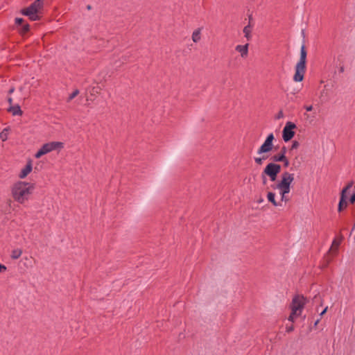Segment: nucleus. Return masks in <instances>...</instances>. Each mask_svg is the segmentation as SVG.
I'll return each instance as SVG.
<instances>
[{"mask_svg": "<svg viewBox=\"0 0 355 355\" xmlns=\"http://www.w3.org/2000/svg\"><path fill=\"white\" fill-rule=\"evenodd\" d=\"M355 230V223L352 228V230H351V232H350V235L352 234V232Z\"/></svg>", "mask_w": 355, "mask_h": 355, "instance_id": "72a5a7b5", "label": "nucleus"}, {"mask_svg": "<svg viewBox=\"0 0 355 355\" xmlns=\"http://www.w3.org/2000/svg\"><path fill=\"white\" fill-rule=\"evenodd\" d=\"M14 92V88H11L10 90H9V93L11 94Z\"/></svg>", "mask_w": 355, "mask_h": 355, "instance_id": "4c0bfd02", "label": "nucleus"}, {"mask_svg": "<svg viewBox=\"0 0 355 355\" xmlns=\"http://www.w3.org/2000/svg\"><path fill=\"white\" fill-rule=\"evenodd\" d=\"M267 198L269 202H270L274 206H280L281 204L278 203L275 200V194L272 192H268L267 195Z\"/></svg>", "mask_w": 355, "mask_h": 355, "instance_id": "a211bd4d", "label": "nucleus"}, {"mask_svg": "<svg viewBox=\"0 0 355 355\" xmlns=\"http://www.w3.org/2000/svg\"><path fill=\"white\" fill-rule=\"evenodd\" d=\"M281 171V166L275 163H269L263 170V173L269 176L271 181L276 180L277 174Z\"/></svg>", "mask_w": 355, "mask_h": 355, "instance_id": "0eeeda50", "label": "nucleus"}, {"mask_svg": "<svg viewBox=\"0 0 355 355\" xmlns=\"http://www.w3.org/2000/svg\"><path fill=\"white\" fill-rule=\"evenodd\" d=\"M306 51L303 44L300 49V58L295 66V73L293 76V80L295 82H301L306 71Z\"/></svg>", "mask_w": 355, "mask_h": 355, "instance_id": "f03ea898", "label": "nucleus"}, {"mask_svg": "<svg viewBox=\"0 0 355 355\" xmlns=\"http://www.w3.org/2000/svg\"><path fill=\"white\" fill-rule=\"evenodd\" d=\"M349 202H350L352 204H353V203H354V202H355V193H354V194H353V195L351 196V198H350V199H349Z\"/></svg>", "mask_w": 355, "mask_h": 355, "instance_id": "2f4dec72", "label": "nucleus"}, {"mask_svg": "<svg viewBox=\"0 0 355 355\" xmlns=\"http://www.w3.org/2000/svg\"><path fill=\"white\" fill-rule=\"evenodd\" d=\"M24 22V19L22 18L17 17L15 18V24L17 25H21Z\"/></svg>", "mask_w": 355, "mask_h": 355, "instance_id": "bb28decb", "label": "nucleus"}, {"mask_svg": "<svg viewBox=\"0 0 355 355\" xmlns=\"http://www.w3.org/2000/svg\"><path fill=\"white\" fill-rule=\"evenodd\" d=\"M33 166L31 161L28 162L24 168L21 169L19 174V178L21 179L25 178L32 171Z\"/></svg>", "mask_w": 355, "mask_h": 355, "instance_id": "f8f14e48", "label": "nucleus"}, {"mask_svg": "<svg viewBox=\"0 0 355 355\" xmlns=\"http://www.w3.org/2000/svg\"><path fill=\"white\" fill-rule=\"evenodd\" d=\"M64 148V144L60 141H51L42 145V146L35 153V157L38 159L42 155H46L55 150H60Z\"/></svg>", "mask_w": 355, "mask_h": 355, "instance_id": "39448f33", "label": "nucleus"}, {"mask_svg": "<svg viewBox=\"0 0 355 355\" xmlns=\"http://www.w3.org/2000/svg\"><path fill=\"white\" fill-rule=\"evenodd\" d=\"M304 108L307 111V112H311L313 110V106L311 105H304Z\"/></svg>", "mask_w": 355, "mask_h": 355, "instance_id": "cd10ccee", "label": "nucleus"}, {"mask_svg": "<svg viewBox=\"0 0 355 355\" xmlns=\"http://www.w3.org/2000/svg\"><path fill=\"white\" fill-rule=\"evenodd\" d=\"M299 315H300V314L298 313H295V314H293V311H291V315H289L288 317V320L289 321H291V322H294L295 319L298 317Z\"/></svg>", "mask_w": 355, "mask_h": 355, "instance_id": "5701e85b", "label": "nucleus"}, {"mask_svg": "<svg viewBox=\"0 0 355 355\" xmlns=\"http://www.w3.org/2000/svg\"><path fill=\"white\" fill-rule=\"evenodd\" d=\"M87 8L88 10H90V9H91V6H89H89H87Z\"/></svg>", "mask_w": 355, "mask_h": 355, "instance_id": "58836bf2", "label": "nucleus"}, {"mask_svg": "<svg viewBox=\"0 0 355 355\" xmlns=\"http://www.w3.org/2000/svg\"><path fill=\"white\" fill-rule=\"evenodd\" d=\"M318 322H319V320H317L315 321V325H317V324H318Z\"/></svg>", "mask_w": 355, "mask_h": 355, "instance_id": "ea45409f", "label": "nucleus"}, {"mask_svg": "<svg viewBox=\"0 0 355 355\" xmlns=\"http://www.w3.org/2000/svg\"><path fill=\"white\" fill-rule=\"evenodd\" d=\"M44 0H35L28 7L21 10L22 15L28 16L31 21L40 19L38 12L42 9Z\"/></svg>", "mask_w": 355, "mask_h": 355, "instance_id": "7ed1b4c3", "label": "nucleus"}, {"mask_svg": "<svg viewBox=\"0 0 355 355\" xmlns=\"http://www.w3.org/2000/svg\"><path fill=\"white\" fill-rule=\"evenodd\" d=\"M281 162L284 163V166L285 167H288L289 166V161L286 157V159L282 160Z\"/></svg>", "mask_w": 355, "mask_h": 355, "instance_id": "c85d7f7f", "label": "nucleus"}, {"mask_svg": "<svg viewBox=\"0 0 355 355\" xmlns=\"http://www.w3.org/2000/svg\"><path fill=\"white\" fill-rule=\"evenodd\" d=\"M8 112H11L13 116H21L22 115V111L19 105H17L15 106H10L8 108Z\"/></svg>", "mask_w": 355, "mask_h": 355, "instance_id": "f3484780", "label": "nucleus"}, {"mask_svg": "<svg viewBox=\"0 0 355 355\" xmlns=\"http://www.w3.org/2000/svg\"><path fill=\"white\" fill-rule=\"evenodd\" d=\"M35 187L33 183L18 181L13 184L11 193L13 199L20 204L28 200Z\"/></svg>", "mask_w": 355, "mask_h": 355, "instance_id": "f257e3e1", "label": "nucleus"}, {"mask_svg": "<svg viewBox=\"0 0 355 355\" xmlns=\"http://www.w3.org/2000/svg\"><path fill=\"white\" fill-rule=\"evenodd\" d=\"M283 114L282 112H280L277 116V119H280L282 116Z\"/></svg>", "mask_w": 355, "mask_h": 355, "instance_id": "f704fd0d", "label": "nucleus"}, {"mask_svg": "<svg viewBox=\"0 0 355 355\" xmlns=\"http://www.w3.org/2000/svg\"><path fill=\"white\" fill-rule=\"evenodd\" d=\"M29 29H30L29 24H26L22 26L21 30V34H26V33H28L29 31Z\"/></svg>", "mask_w": 355, "mask_h": 355, "instance_id": "4be33fe9", "label": "nucleus"}, {"mask_svg": "<svg viewBox=\"0 0 355 355\" xmlns=\"http://www.w3.org/2000/svg\"><path fill=\"white\" fill-rule=\"evenodd\" d=\"M79 90L78 89H75L70 95L68 97V99H67V101L69 102L71 101L72 99H73L76 96L78 95L79 94Z\"/></svg>", "mask_w": 355, "mask_h": 355, "instance_id": "412c9836", "label": "nucleus"}, {"mask_svg": "<svg viewBox=\"0 0 355 355\" xmlns=\"http://www.w3.org/2000/svg\"><path fill=\"white\" fill-rule=\"evenodd\" d=\"M340 72H343V71H344V67H341L340 68Z\"/></svg>", "mask_w": 355, "mask_h": 355, "instance_id": "e433bc0d", "label": "nucleus"}, {"mask_svg": "<svg viewBox=\"0 0 355 355\" xmlns=\"http://www.w3.org/2000/svg\"><path fill=\"white\" fill-rule=\"evenodd\" d=\"M8 138V129L7 128H4L1 132H0V139L3 141H5Z\"/></svg>", "mask_w": 355, "mask_h": 355, "instance_id": "aec40b11", "label": "nucleus"}, {"mask_svg": "<svg viewBox=\"0 0 355 355\" xmlns=\"http://www.w3.org/2000/svg\"><path fill=\"white\" fill-rule=\"evenodd\" d=\"M327 307H326L321 313H320V315H322L323 314H324L326 312H327Z\"/></svg>", "mask_w": 355, "mask_h": 355, "instance_id": "473e14b6", "label": "nucleus"}, {"mask_svg": "<svg viewBox=\"0 0 355 355\" xmlns=\"http://www.w3.org/2000/svg\"><path fill=\"white\" fill-rule=\"evenodd\" d=\"M293 329H294V327L293 325L286 327V331L288 333L293 331Z\"/></svg>", "mask_w": 355, "mask_h": 355, "instance_id": "7c9ffc66", "label": "nucleus"}, {"mask_svg": "<svg viewBox=\"0 0 355 355\" xmlns=\"http://www.w3.org/2000/svg\"><path fill=\"white\" fill-rule=\"evenodd\" d=\"M6 270V267L4 265L0 263V273L3 272Z\"/></svg>", "mask_w": 355, "mask_h": 355, "instance_id": "c756f323", "label": "nucleus"}, {"mask_svg": "<svg viewBox=\"0 0 355 355\" xmlns=\"http://www.w3.org/2000/svg\"><path fill=\"white\" fill-rule=\"evenodd\" d=\"M22 254V250L20 248L14 249L12 250L10 254V257L12 259H19Z\"/></svg>", "mask_w": 355, "mask_h": 355, "instance_id": "6ab92c4d", "label": "nucleus"}, {"mask_svg": "<svg viewBox=\"0 0 355 355\" xmlns=\"http://www.w3.org/2000/svg\"><path fill=\"white\" fill-rule=\"evenodd\" d=\"M343 237L340 236V239H335L331 244V246L329 249V252H331L334 254H336L338 250V247L340 245Z\"/></svg>", "mask_w": 355, "mask_h": 355, "instance_id": "4468645a", "label": "nucleus"}, {"mask_svg": "<svg viewBox=\"0 0 355 355\" xmlns=\"http://www.w3.org/2000/svg\"><path fill=\"white\" fill-rule=\"evenodd\" d=\"M201 31L202 28H198L192 33V40L193 42L197 43L201 39Z\"/></svg>", "mask_w": 355, "mask_h": 355, "instance_id": "dca6fc26", "label": "nucleus"}, {"mask_svg": "<svg viewBox=\"0 0 355 355\" xmlns=\"http://www.w3.org/2000/svg\"><path fill=\"white\" fill-rule=\"evenodd\" d=\"M248 47L249 44H245V45H236L235 47V50L239 52L241 56L243 58H246L248 55Z\"/></svg>", "mask_w": 355, "mask_h": 355, "instance_id": "9b49d317", "label": "nucleus"}, {"mask_svg": "<svg viewBox=\"0 0 355 355\" xmlns=\"http://www.w3.org/2000/svg\"><path fill=\"white\" fill-rule=\"evenodd\" d=\"M281 195V200L284 202H288L289 198L287 197V193H280Z\"/></svg>", "mask_w": 355, "mask_h": 355, "instance_id": "a878e982", "label": "nucleus"}, {"mask_svg": "<svg viewBox=\"0 0 355 355\" xmlns=\"http://www.w3.org/2000/svg\"><path fill=\"white\" fill-rule=\"evenodd\" d=\"M299 146L300 143L297 141H293L291 145V150L297 148Z\"/></svg>", "mask_w": 355, "mask_h": 355, "instance_id": "393cba45", "label": "nucleus"}, {"mask_svg": "<svg viewBox=\"0 0 355 355\" xmlns=\"http://www.w3.org/2000/svg\"><path fill=\"white\" fill-rule=\"evenodd\" d=\"M294 180V174L284 172L282 180L277 184L272 185L273 189H279V193H288L291 191V184Z\"/></svg>", "mask_w": 355, "mask_h": 355, "instance_id": "20e7f679", "label": "nucleus"}, {"mask_svg": "<svg viewBox=\"0 0 355 355\" xmlns=\"http://www.w3.org/2000/svg\"><path fill=\"white\" fill-rule=\"evenodd\" d=\"M265 159H266L265 157H255L254 158V162H255L256 164L261 165V164H262L263 161Z\"/></svg>", "mask_w": 355, "mask_h": 355, "instance_id": "b1692460", "label": "nucleus"}, {"mask_svg": "<svg viewBox=\"0 0 355 355\" xmlns=\"http://www.w3.org/2000/svg\"><path fill=\"white\" fill-rule=\"evenodd\" d=\"M275 139V137L273 133L269 134L263 144L260 146V148L257 150V154H265L271 151L273 148V141Z\"/></svg>", "mask_w": 355, "mask_h": 355, "instance_id": "6e6552de", "label": "nucleus"}, {"mask_svg": "<svg viewBox=\"0 0 355 355\" xmlns=\"http://www.w3.org/2000/svg\"><path fill=\"white\" fill-rule=\"evenodd\" d=\"M353 185H354V182L350 181L349 182H348L347 186L345 188H343V189L342 190L341 193H340V201L338 203V211H341L344 208H345L347 207V192L348 190H349L353 187Z\"/></svg>", "mask_w": 355, "mask_h": 355, "instance_id": "9d476101", "label": "nucleus"}, {"mask_svg": "<svg viewBox=\"0 0 355 355\" xmlns=\"http://www.w3.org/2000/svg\"><path fill=\"white\" fill-rule=\"evenodd\" d=\"M8 103H9L10 104H12V98H10H10H8Z\"/></svg>", "mask_w": 355, "mask_h": 355, "instance_id": "c9c22d12", "label": "nucleus"}, {"mask_svg": "<svg viewBox=\"0 0 355 355\" xmlns=\"http://www.w3.org/2000/svg\"><path fill=\"white\" fill-rule=\"evenodd\" d=\"M252 26L250 25V23L248 25L245 26L243 28V32L244 33L245 37L247 39L248 41H250L252 39Z\"/></svg>", "mask_w": 355, "mask_h": 355, "instance_id": "2eb2a0df", "label": "nucleus"}, {"mask_svg": "<svg viewBox=\"0 0 355 355\" xmlns=\"http://www.w3.org/2000/svg\"><path fill=\"white\" fill-rule=\"evenodd\" d=\"M286 153V148L285 146H284L282 148L279 153L273 155L271 157V159L273 162H280L282 160H284V159H286V156H285Z\"/></svg>", "mask_w": 355, "mask_h": 355, "instance_id": "ddd939ff", "label": "nucleus"}, {"mask_svg": "<svg viewBox=\"0 0 355 355\" xmlns=\"http://www.w3.org/2000/svg\"><path fill=\"white\" fill-rule=\"evenodd\" d=\"M296 128V125L291 122L288 121L282 131V138L285 142L290 141L295 135L294 129Z\"/></svg>", "mask_w": 355, "mask_h": 355, "instance_id": "1a4fd4ad", "label": "nucleus"}, {"mask_svg": "<svg viewBox=\"0 0 355 355\" xmlns=\"http://www.w3.org/2000/svg\"><path fill=\"white\" fill-rule=\"evenodd\" d=\"M306 302V299L304 296L295 295L293 298L292 303L291 305V311H293V314L298 313L301 315Z\"/></svg>", "mask_w": 355, "mask_h": 355, "instance_id": "423d86ee", "label": "nucleus"}]
</instances>
